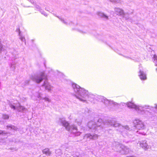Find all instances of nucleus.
<instances>
[{"instance_id": "1", "label": "nucleus", "mask_w": 157, "mask_h": 157, "mask_svg": "<svg viewBox=\"0 0 157 157\" xmlns=\"http://www.w3.org/2000/svg\"><path fill=\"white\" fill-rule=\"evenodd\" d=\"M73 86L74 87L75 86H76L77 89V91L78 92V94L80 96V97L79 98L82 101H85V100H83L82 98H85L87 96H88V91L83 88L80 87L78 86H77L75 84H73Z\"/></svg>"}, {"instance_id": "2", "label": "nucleus", "mask_w": 157, "mask_h": 157, "mask_svg": "<svg viewBox=\"0 0 157 157\" xmlns=\"http://www.w3.org/2000/svg\"><path fill=\"white\" fill-rule=\"evenodd\" d=\"M47 79V76L45 75L44 73H41L38 76H34L32 78V80L35 81L37 83H40L43 79Z\"/></svg>"}, {"instance_id": "3", "label": "nucleus", "mask_w": 157, "mask_h": 157, "mask_svg": "<svg viewBox=\"0 0 157 157\" xmlns=\"http://www.w3.org/2000/svg\"><path fill=\"white\" fill-rule=\"evenodd\" d=\"M135 126L138 128H142L143 126V124L142 121L139 120H135L134 121Z\"/></svg>"}, {"instance_id": "4", "label": "nucleus", "mask_w": 157, "mask_h": 157, "mask_svg": "<svg viewBox=\"0 0 157 157\" xmlns=\"http://www.w3.org/2000/svg\"><path fill=\"white\" fill-rule=\"evenodd\" d=\"M139 73H140L139 76L141 79L144 80L146 79L147 78L146 76L142 71L140 70Z\"/></svg>"}, {"instance_id": "5", "label": "nucleus", "mask_w": 157, "mask_h": 157, "mask_svg": "<svg viewBox=\"0 0 157 157\" xmlns=\"http://www.w3.org/2000/svg\"><path fill=\"white\" fill-rule=\"evenodd\" d=\"M127 106L128 107L134 108L136 107V105L132 102H129L127 103Z\"/></svg>"}, {"instance_id": "6", "label": "nucleus", "mask_w": 157, "mask_h": 157, "mask_svg": "<svg viewBox=\"0 0 157 157\" xmlns=\"http://www.w3.org/2000/svg\"><path fill=\"white\" fill-rule=\"evenodd\" d=\"M9 116L6 114H3L2 115V117L4 119H8L9 118Z\"/></svg>"}, {"instance_id": "7", "label": "nucleus", "mask_w": 157, "mask_h": 157, "mask_svg": "<svg viewBox=\"0 0 157 157\" xmlns=\"http://www.w3.org/2000/svg\"><path fill=\"white\" fill-rule=\"evenodd\" d=\"M43 153L47 155H49L50 154V152L48 149H45L43 151Z\"/></svg>"}, {"instance_id": "8", "label": "nucleus", "mask_w": 157, "mask_h": 157, "mask_svg": "<svg viewBox=\"0 0 157 157\" xmlns=\"http://www.w3.org/2000/svg\"><path fill=\"white\" fill-rule=\"evenodd\" d=\"M63 125L66 128H67L69 126V124L67 122H65L63 123Z\"/></svg>"}, {"instance_id": "9", "label": "nucleus", "mask_w": 157, "mask_h": 157, "mask_svg": "<svg viewBox=\"0 0 157 157\" xmlns=\"http://www.w3.org/2000/svg\"><path fill=\"white\" fill-rule=\"evenodd\" d=\"M140 107L139 106H136V105L135 107L133 109H135L136 110H139L140 109Z\"/></svg>"}, {"instance_id": "10", "label": "nucleus", "mask_w": 157, "mask_h": 157, "mask_svg": "<svg viewBox=\"0 0 157 157\" xmlns=\"http://www.w3.org/2000/svg\"><path fill=\"white\" fill-rule=\"evenodd\" d=\"M103 17H104L106 18L107 19H108V17L107 16H106L105 15L103 14L102 16Z\"/></svg>"}, {"instance_id": "11", "label": "nucleus", "mask_w": 157, "mask_h": 157, "mask_svg": "<svg viewBox=\"0 0 157 157\" xmlns=\"http://www.w3.org/2000/svg\"><path fill=\"white\" fill-rule=\"evenodd\" d=\"M21 40L22 41H25V38H24V37H21Z\"/></svg>"}, {"instance_id": "12", "label": "nucleus", "mask_w": 157, "mask_h": 157, "mask_svg": "<svg viewBox=\"0 0 157 157\" xmlns=\"http://www.w3.org/2000/svg\"><path fill=\"white\" fill-rule=\"evenodd\" d=\"M73 129L77 130V128L76 127L74 126L73 128Z\"/></svg>"}, {"instance_id": "13", "label": "nucleus", "mask_w": 157, "mask_h": 157, "mask_svg": "<svg viewBox=\"0 0 157 157\" xmlns=\"http://www.w3.org/2000/svg\"><path fill=\"white\" fill-rule=\"evenodd\" d=\"M12 108H13L14 109H15V107L14 106H12Z\"/></svg>"}, {"instance_id": "14", "label": "nucleus", "mask_w": 157, "mask_h": 157, "mask_svg": "<svg viewBox=\"0 0 157 157\" xmlns=\"http://www.w3.org/2000/svg\"><path fill=\"white\" fill-rule=\"evenodd\" d=\"M140 145H141V146L142 147H143L142 146V145H141V144H140Z\"/></svg>"}, {"instance_id": "15", "label": "nucleus", "mask_w": 157, "mask_h": 157, "mask_svg": "<svg viewBox=\"0 0 157 157\" xmlns=\"http://www.w3.org/2000/svg\"><path fill=\"white\" fill-rule=\"evenodd\" d=\"M2 132H0V134H1Z\"/></svg>"}, {"instance_id": "16", "label": "nucleus", "mask_w": 157, "mask_h": 157, "mask_svg": "<svg viewBox=\"0 0 157 157\" xmlns=\"http://www.w3.org/2000/svg\"><path fill=\"white\" fill-rule=\"evenodd\" d=\"M156 70H157V68L156 69Z\"/></svg>"}]
</instances>
